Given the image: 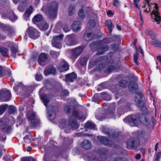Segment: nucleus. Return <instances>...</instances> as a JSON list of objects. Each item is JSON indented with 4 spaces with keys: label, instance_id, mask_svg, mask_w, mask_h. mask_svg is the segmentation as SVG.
Listing matches in <instances>:
<instances>
[{
    "label": "nucleus",
    "instance_id": "f257e3e1",
    "mask_svg": "<svg viewBox=\"0 0 161 161\" xmlns=\"http://www.w3.org/2000/svg\"><path fill=\"white\" fill-rule=\"evenodd\" d=\"M58 8V3L54 2L48 3L46 6H44L41 10L44 11L49 18L52 19L56 17Z\"/></svg>",
    "mask_w": 161,
    "mask_h": 161
},
{
    "label": "nucleus",
    "instance_id": "f03ea898",
    "mask_svg": "<svg viewBox=\"0 0 161 161\" xmlns=\"http://www.w3.org/2000/svg\"><path fill=\"white\" fill-rule=\"evenodd\" d=\"M68 125L72 129H76L78 127V125L75 118L79 120H84L83 114L82 112L73 109L72 115L69 117Z\"/></svg>",
    "mask_w": 161,
    "mask_h": 161
},
{
    "label": "nucleus",
    "instance_id": "7ed1b4c3",
    "mask_svg": "<svg viewBox=\"0 0 161 161\" xmlns=\"http://www.w3.org/2000/svg\"><path fill=\"white\" fill-rule=\"evenodd\" d=\"M124 121L128 123L131 126H137L138 124L137 116L135 114H131L127 116Z\"/></svg>",
    "mask_w": 161,
    "mask_h": 161
},
{
    "label": "nucleus",
    "instance_id": "20e7f679",
    "mask_svg": "<svg viewBox=\"0 0 161 161\" xmlns=\"http://www.w3.org/2000/svg\"><path fill=\"white\" fill-rule=\"evenodd\" d=\"M127 144L128 149H136L139 145V142L137 139L131 138L127 141Z\"/></svg>",
    "mask_w": 161,
    "mask_h": 161
},
{
    "label": "nucleus",
    "instance_id": "39448f33",
    "mask_svg": "<svg viewBox=\"0 0 161 161\" xmlns=\"http://www.w3.org/2000/svg\"><path fill=\"white\" fill-rule=\"evenodd\" d=\"M63 36L60 34L58 36H54L52 41V44L53 46L60 48L61 47V41Z\"/></svg>",
    "mask_w": 161,
    "mask_h": 161
},
{
    "label": "nucleus",
    "instance_id": "423d86ee",
    "mask_svg": "<svg viewBox=\"0 0 161 161\" xmlns=\"http://www.w3.org/2000/svg\"><path fill=\"white\" fill-rule=\"evenodd\" d=\"M155 8L156 10L154 9L150 13V14L152 16V17H153L154 20L157 22L158 24H159L161 21V17L160 16L159 13L158 11V8L157 4L155 3Z\"/></svg>",
    "mask_w": 161,
    "mask_h": 161
},
{
    "label": "nucleus",
    "instance_id": "0eeeda50",
    "mask_svg": "<svg viewBox=\"0 0 161 161\" xmlns=\"http://www.w3.org/2000/svg\"><path fill=\"white\" fill-rule=\"evenodd\" d=\"M27 32L29 36L33 39L38 38L40 36L39 32L32 27H29L27 30Z\"/></svg>",
    "mask_w": 161,
    "mask_h": 161
},
{
    "label": "nucleus",
    "instance_id": "6e6552de",
    "mask_svg": "<svg viewBox=\"0 0 161 161\" xmlns=\"http://www.w3.org/2000/svg\"><path fill=\"white\" fill-rule=\"evenodd\" d=\"M97 139L100 143L105 145L112 147L114 145V143L108 138L103 136H98Z\"/></svg>",
    "mask_w": 161,
    "mask_h": 161
},
{
    "label": "nucleus",
    "instance_id": "1a4fd4ad",
    "mask_svg": "<svg viewBox=\"0 0 161 161\" xmlns=\"http://www.w3.org/2000/svg\"><path fill=\"white\" fill-rule=\"evenodd\" d=\"M135 101L137 105L140 108L143 107L144 105L143 97L141 93H138L135 96Z\"/></svg>",
    "mask_w": 161,
    "mask_h": 161
},
{
    "label": "nucleus",
    "instance_id": "9d476101",
    "mask_svg": "<svg viewBox=\"0 0 161 161\" xmlns=\"http://www.w3.org/2000/svg\"><path fill=\"white\" fill-rule=\"evenodd\" d=\"M9 120L8 119L6 118L3 119L0 122V125H1L2 123H3L4 125V127L2 128L4 132L8 133L11 130V126L8 125L9 124Z\"/></svg>",
    "mask_w": 161,
    "mask_h": 161
},
{
    "label": "nucleus",
    "instance_id": "9b49d317",
    "mask_svg": "<svg viewBox=\"0 0 161 161\" xmlns=\"http://www.w3.org/2000/svg\"><path fill=\"white\" fill-rule=\"evenodd\" d=\"M84 47V46H81L72 50L71 51L72 57L73 58H76L82 52Z\"/></svg>",
    "mask_w": 161,
    "mask_h": 161
},
{
    "label": "nucleus",
    "instance_id": "f8f14e48",
    "mask_svg": "<svg viewBox=\"0 0 161 161\" xmlns=\"http://www.w3.org/2000/svg\"><path fill=\"white\" fill-rule=\"evenodd\" d=\"M69 65L64 60L61 61L59 64V70L60 72H62L68 70Z\"/></svg>",
    "mask_w": 161,
    "mask_h": 161
},
{
    "label": "nucleus",
    "instance_id": "ddd939ff",
    "mask_svg": "<svg viewBox=\"0 0 161 161\" xmlns=\"http://www.w3.org/2000/svg\"><path fill=\"white\" fill-rule=\"evenodd\" d=\"M138 118L140 121L144 125L148 126L149 125V121L147 116L144 114H139Z\"/></svg>",
    "mask_w": 161,
    "mask_h": 161
},
{
    "label": "nucleus",
    "instance_id": "4468645a",
    "mask_svg": "<svg viewBox=\"0 0 161 161\" xmlns=\"http://www.w3.org/2000/svg\"><path fill=\"white\" fill-rule=\"evenodd\" d=\"M81 147L86 150L90 149L92 147V144L90 141L87 140H84L80 143Z\"/></svg>",
    "mask_w": 161,
    "mask_h": 161
},
{
    "label": "nucleus",
    "instance_id": "2eb2a0df",
    "mask_svg": "<svg viewBox=\"0 0 161 161\" xmlns=\"http://www.w3.org/2000/svg\"><path fill=\"white\" fill-rule=\"evenodd\" d=\"M66 44L68 46H72L75 45L78 43V42L74 38L70 36H68L65 39Z\"/></svg>",
    "mask_w": 161,
    "mask_h": 161
},
{
    "label": "nucleus",
    "instance_id": "dca6fc26",
    "mask_svg": "<svg viewBox=\"0 0 161 161\" xmlns=\"http://www.w3.org/2000/svg\"><path fill=\"white\" fill-rule=\"evenodd\" d=\"M56 72L55 68L52 66H49L47 68L45 69L44 71V74L46 76L50 74L55 75Z\"/></svg>",
    "mask_w": 161,
    "mask_h": 161
},
{
    "label": "nucleus",
    "instance_id": "f3484780",
    "mask_svg": "<svg viewBox=\"0 0 161 161\" xmlns=\"http://www.w3.org/2000/svg\"><path fill=\"white\" fill-rule=\"evenodd\" d=\"M129 88L131 92L136 93L138 90V85L135 82L131 81L129 83Z\"/></svg>",
    "mask_w": 161,
    "mask_h": 161
},
{
    "label": "nucleus",
    "instance_id": "a211bd4d",
    "mask_svg": "<svg viewBox=\"0 0 161 161\" xmlns=\"http://www.w3.org/2000/svg\"><path fill=\"white\" fill-rule=\"evenodd\" d=\"M108 48L109 46L108 45L103 44L100 45L99 44L98 48V52L97 53V54L98 55L102 54L103 52L107 51Z\"/></svg>",
    "mask_w": 161,
    "mask_h": 161
},
{
    "label": "nucleus",
    "instance_id": "6ab92c4d",
    "mask_svg": "<svg viewBox=\"0 0 161 161\" xmlns=\"http://www.w3.org/2000/svg\"><path fill=\"white\" fill-rule=\"evenodd\" d=\"M66 76V81L68 82H73L74 79L77 77L76 75L73 73L67 75Z\"/></svg>",
    "mask_w": 161,
    "mask_h": 161
},
{
    "label": "nucleus",
    "instance_id": "aec40b11",
    "mask_svg": "<svg viewBox=\"0 0 161 161\" xmlns=\"http://www.w3.org/2000/svg\"><path fill=\"white\" fill-rule=\"evenodd\" d=\"M72 28L73 31L78 32L80 29V23L78 21H75L72 24Z\"/></svg>",
    "mask_w": 161,
    "mask_h": 161
},
{
    "label": "nucleus",
    "instance_id": "412c9836",
    "mask_svg": "<svg viewBox=\"0 0 161 161\" xmlns=\"http://www.w3.org/2000/svg\"><path fill=\"white\" fill-rule=\"evenodd\" d=\"M96 117L97 119L102 120L106 117V114L104 112L103 113L102 110H99L96 112Z\"/></svg>",
    "mask_w": 161,
    "mask_h": 161
},
{
    "label": "nucleus",
    "instance_id": "4be33fe9",
    "mask_svg": "<svg viewBox=\"0 0 161 161\" xmlns=\"http://www.w3.org/2000/svg\"><path fill=\"white\" fill-rule=\"evenodd\" d=\"M106 26L108 27L109 32L111 33L112 31V29L114 27V25L112 21L110 20H107L105 22Z\"/></svg>",
    "mask_w": 161,
    "mask_h": 161
},
{
    "label": "nucleus",
    "instance_id": "5701e85b",
    "mask_svg": "<svg viewBox=\"0 0 161 161\" xmlns=\"http://www.w3.org/2000/svg\"><path fill=\"white\" fill-rule=\"evenodd\" d=\"M103 131L105 134L108 135L110 137L112 138L114 136V132L112 130L104 128L103 130Z\"/></svg>",
    "mask_w": 161,
    "mask_h": 161
},
{
    "label": "nucleus",
    "instance_id": "b1692460",
    "mask_svg": "<svg viewBox=\"0 0 161 161\" xmlns=\"http://www.w3.org/2000/svg\"><path fill=\"white\" fill-rule=\"evenodd\" d=\"M103 131L105 134L108 135L110 137L112 138L114 136V132L112 130L104 128L103 130Z\"/></svg>",
    "mask_w": 161,
    "mask_h": 161
},
{
    "label": "nucleus",
    "instance_id": "393cba45",
    "mask_svg": "<svg viewBox=\"0 0 161 161\" xmlns=\"http://www.w3.org/2000/svg\"><path fill=\"white\" fill-rule=\"evenodd\" d=\"M48 55L44 53H42L39 57L38 62L41 65L42 62L46 60L48 58Z\"/></svg>",
    "mask_w": 161,
    "mask_h": 161
},
{
    "label": "nucleus",
    "instance_id": "a878e982",
    "mask_svg": "<svg viewBox=\"0 0 161 161\" xmlns=\"http://www.w3.org/2000/svg\"><path fill=\"white\" fill-rule=\"evenodd\" d=\"M40 97L41 99L43 101L44 105L47 107L48 103L50 101L49 97L47 95L44 94L41 95Z\"/></svg>",
    "mask_w": 161,
    "mask_h": 161
},
{
    "label": "nucleus",
    "instance_id": "bb28decb",
    "mask_svg": "<svg viewBox=\"0 0 161 161\" xmlns=\"http://www.w3.org/2000/svg\"><path fill=\"white\" fill-rule=\"evenodd\" d=\"M49 27L48 24L45 21L43 20L39 25V27L40 29L42 30H46Z\"/></svg>",
    "mask_w": 161,
    "mask_h": 161
},
{
    "label": "nucleus",
    "instance_id": "cd10ccee",
    "mask_svg": "<svg viewBox=\"0 0 161 161\" xmlns=\"http://www.w3.org/2000/svg\"><path fill=\"white\" fill-rule=\"evenodd\" d=\"M43 19L42 16L41 14H37L35 15L32 19V22L34 23L41 21Z\"/></svg>",
    "mask_w": 161,
    "mask_h": 161
},
{
    "label": "nucleus",
    "instance_id": "c85d7f7f",
    "mask_svg": "<svg viewBox=\"0 0 161 161\" xmlns=\"http://www.w3.org/2000/svg\"><path fill=\"white\" fill-rule=\"evenodd\" d=\"M1 27L3 31H7L10 33H12L13 32V30L12 28L8 25H1Z\"/></svg>",
    "mask_w": 161,
    "mask_h": 161
},
{
    "label": "nucleus",
    "instance_id": "c756f323",
    "mask_svg": "<svg viewBox=\"0 0 161 161\" xmlns=\"http://www.w3.org/2000/svg\"><path fill=\"white\" fill-rule=\"evenodd\" d=\"M27 117L28 120L32 121L36 118V114L33 111H29L27 114Z\"/></svg>",
    "mask_w": 161,
    "mask_h": 161
},
{
    "label": "nucleus",
    "instance_id": "7c9ffc66",
    "mask_svg": "<svg viewBox=\"0 0 161 161\" xmlns=\"http://www.w3.org/2000/svg\"><path fill=\"white\" fill-rule=\"evenodd\" d=\"M67 125V121L65 119H61L59 124V127L61 129H64Z\"/></svg>",
    "mask_w": 161,
    "mask_h": 161
},
{
    "label": "nucleus",
    "instance_id": "2f4dec72",
    "mask_svg": "<svg viewBox=\"0 0 161 161\" xmlns=\"http://www.w3.org/2000/svg\"><path fill=\"white\" fill-rule=\"evenodd\" d=\"M84 127L85 128L94 129L95 128V125L93 123L87 122L85 124Z\"/></svg>",
    "mask_w": 161,
    "mask_h": 161
},
{
    "label": "nucleus",
    "instance_id": "473e14b6",
    "mask_svg": "<svg viewBox=\"0 0 161 161\" xmlns=\"http://www.w3.org/2000/svg\"><path fill=\"white\" fill-rule=\"evenodd\" d=\"M0 52L4 56H7L8 54L7 48L3 47H0Z\"/></svg>",
    "mask_w": 161,
    "mask_h": 161
},
{
    "label": "nucleus",
    "instance_id": "72a5a7b5",
    "mask_svg": "<svg viewBox=\"0 0 161 161\" xmlns=\"http://www.w3.org/2000/svg\"><path fill=\"white\" fill-rule=\"evenodd\" d=\"M99 45V43L96 42H93L89 44L91 50L93 51L97 49L98 50Z\"/></svg>",
    "mask_w": 161,
    "mask_h": 161
},
{
    "label": "nucleus",
    "instance_id": "f704fd0d",
    "mask_svg": "<svg viewBox=\"0 0 161 161\" xmlns=\"http://www.w3.org/2000/svg\"><path fill=\"white\" fill-rule=\"evenodd\" d=\"M101 98L106 100H109L111 99L110 96L107 92H103L101 94Z\"/></svg>",
    "mask_w": 161,
    "mask_h": 161
},
{
    "label": "nucleus",
    "instance_id": "c9c22d12",
    "mask_svg": "<svg viewBox=\"0 0 161 161\" xmlns=\"http://www.w3.org/2000/svg\"><path fill=\"white\" fill-rule=\"evenodd\" d=\"M84 38L86 41H89L92 40L93 38L91 33H88L86 32L84 35Z\"/></svg>",
    "mask_w": 161,
    "mask_h": 161
},
{
    "label": "nucleus",
    "instance_id": "e433bc0d",
    "mask_svg": "<svg viewBox=\"0 0 161 161\" xmlns=\"http://www.w3.org/2000/svg\"><path fill=\"white\" fill-rule=\"evenodd\" d=\"M151 43L155 47L161 48V42L157 39L151 41Z\"/></svg>",
    "mask_w": 161,
    "mask_h": 161
},
{
    "label": "nucleus",
    "instance_id": "4c0bfd02",
    "mask_svg": "<svg viewBox=\"0 0 161 161\" xmlns=\"http://www.w3.org/2000/svg\"><path fill=\"white\" fill-rule=\"evenodd\" d=\"M11 97V95L10 91L9 90H7L4 92V96L3 99L5 101H8L10 100Z\"/></svg>",
    "mask_w": 161,
    "mask_h": 161
},
{
    "label": "nucleus",
    "instance_id": "58836bf2",
    "mask_svg": "<svg viewBox=\"0 0 161 161\" xmlns=\"http://www.w3.org/2000/svg\"><path fill=\"white\" fill-rule=\"evenodd\" d=\"M48 114L49 115V118L50 120H53L56 117V113L54 111H48Z\"/></svg>",
    "mask_w": 161,
    "mask_h": 161
},
{
    "label": "nucleus",
    "instance_id": "ea45409f",
    "mask_svg": "<svg viewBox=\"0 0 161 161\" xmlns=\"http://www.w3.org/2000/svg\"><path fill=\"white\" fill-rule=\"evenodd\" d=\"M125 112H126V111L125 109L124 106L122 105L120 106L118 109L117 114L120 116L123 114Z\"/></svg>",
    "mask_w": 161,
    "mask_h": 161
},
{
    "label": "nucleus",
    "instance_id": "a19ab883",
    "mask_svg": "<svg viewBox=\"0 0 161 161\" xmlns=\"http://www.w3.org/2000/svg\"><path fill=\"white\" fill-rule=\"evenodd\" d=\"M69 16H72L75 12V8L74 5H70L69 9Z\"/></svg>",
    "mask_w": 161,
    "mask_h": 161
},
{
    "label": "nucleus",
    "instance_id": "79ce46f5",
    "mask_svg": "<svg viewBox=\"0 0 161 161\" xmlns=\"http://www.w3.org/2000/svg\"><path fill=\"white\" fill-rule=\"evenodd\" d=\"M17 111V109L15 107L11 105L9 107V110L8 111V113L10 114H14Z\"/></svg>",
    "mask_w": 161,
    "mask_h": 161
},
{
    "label": "nucleus",
    "instance_id": "37998d69",
    "mask_svg": "<svg viewBox=\"0 0 161 161\" xmlns=\"http://www.w3.org/2000/svg\"><path fill=\"white\" fill-rule=\"evenodd\" d=\"M71 108L70 106L66 105L64 108V111L65 113L69 115L71 113Z\"/></svg>",
    "mask_w": 161,
    "mask_h": 161
},
{
    "label": "nucleus",
    "instance_id": "c03bdc74",
    "mask_svg": "<svg viewBox=\"0 0 161 161\" xmlns=\"http://www.w3.org/2000/svg\"><path fill=\"white\" fill-rule=\"evenodd\" d=\"M40 122V120L36 118L31 121V125L32 127H35Z\"/></svg>",
    "mask_w": 161,
    "mask_h": 161
},
{
    "label": "nucleus",
    "instance_id": "a18cd8bd",
    "mask_svg": "<svg viewBox=\"0 0 161 161\" xmlns=\"http://www.w3.org/2000/svg\"><path fill=\"white\" fill-rule=\"evenodd\" d=\"M128 83V81L125 80H121L119 82V86H120L125 88L126 87Z\"/></svg>",
    "mask_w": 161,
    "mask_h": 161
},
{
    "label": "nucleus",
    "instance_id": "49530a36",
    "mask_svg": "<svg viewBox=\"0 0 161 161\" xmlns=\"http://www.w3.org/2000/svg\"><path fill=\"white\" fill-rule=\"evenodd\" d=\"M49 54L51 57L55 58H57L59 54L58 52L53 50L51 51Z\"/></svg>",
    "mask_w": 161,
    "mask_h": 161
},
{
    "label": "nucleus",
    "instance_id": "de8ad7c7",
    "mask_svg": "<svg viewBox=\"0 0 161 161\" xmlns=\"http://www.w3.org/2000/svg\"><path fill=\"white\" fill-rule=\"evenodd\" d=\"M9 19L11 21H14L16 20L17 18V16L14 14V12L13 11H11L9 13Z\"/></svg>",
    "mask_w": 161,
    "mask_h": 161
},
{
    "label": "nucleus",
    "instance_id": "09e8293b",
    "mask_svg": "<svg viewBox=\"0 0 161 161\" xmlns=\"http://www.w3.org/2000/svg\"><path fill=\"white\" fill-rule=\"evenodd\" d=\"M8 105L5 104L3 105H1L0 107V114H2L6 111Z\"/></svg>",
    "mask_w": 161,
    "mask_h": 161
},
{
    "label": "nucleus",
    "instance_id": "8fccbe9b",
    "mask_svg": "<svg viewBox=\"0 0 161 161\" xmlns=\"http://www.w3.org/2000/svg\"><path fill=\"white\" fill-rule=\"evenodd\" d=\"M145 135V132L144 130H142L138 132L137 136L138 138H142L144 137Z\"/></svg>",
    "mask_w": 161,
    "mask_h": 161
},
{
    "label": "nucleus",
    "instance_id": "3c124183",
    "mask_svg": "<svg viewBox=\"0 0 161 161\" xmlns=\"http://www.w3.org/2000/svg\"><path fill=\"white\" fill-rule=\"evenodd\" d=\"M87 60V58L86 57L82 58L80 59V64L81 65L83 66L86 64Z\"/></svg>",
    "mask_w": 161,
    "mask_h": 161
},
{
    "label": "nucleus",
    "instance_id": "603ef678",
    "mask_svg": "<svg viewBox=\"0 0 161 161\" xmlns=\"http://www.w3.org/2000/svg\"><path fill=\"white\" fill-rule=\"evenodd\" d=\"M115 69V67L113 65H111L109 66L106 69L105 71L107 73H110L111 72L112 70Z\"/></svg>",
    "mask_w": 161,
    "mask_h": 161
},
{
    "label": "nucleus",
    "instance_id": "864d4df0",
    "mask_svg": "<svg viewBox=\"0 0 161 161\" xmlns=\"http://www.w3.org/2000/svg\"><path fill=\"white\" fill-rule=\"evenodd\" d=\"M116 150L119 154H122L125 151V150L123 148L119 146L116 147Z\"/></svg>",
    "mask_w": 161,
    "mask_h": 161
},
{
    "label": "nucleus",
    "instance_id": "5fc2aeb1",
    "mask_svg": "<svg viewBox=\"0 0 161 161\" xmlns=\"http://www.w3.org/2000/svg\"><path fill=\"white\" fill-rule=\"evenodd\" d=\"M31 136L29 135H26L24 138L25 142L29 143L31 141Z\"/></svg>",
    "mask_w": 161,
    "mask_h": 161
},
{
    "label": "nucleus",
    "instance_id": "6e6d98bb",
    "mask_svg": "<svg viewBox=\"0 0 161 161\" xmlns=\"http://www.w3.org/2000/svg\"><path fill=\"white\" fill-rule=\"evenodd\" d=\"M32 7L31 6L30 8L26 11L25 13V15L27 17H29L30 14H31L32 12Z\"/></svg>",
    "mask_w": 161,
    "mask_h": 161
},
{
    "label": "nucleus",
    "instance_id": "4d7b16f0",
    "mask_svg": "<svg viewBox=\"0 0 161 161\" xmlns=\"http://www.w3.org/2000/svg\"><path fill=\"white\" fill-rule=\"evenodd\" d=\"M111 39L113 41H117L118 44H120V43L119 36H114L111 38Z\"/></svg>",
    "mask_w": 161,
    "mask_h": 161
},
{
    "label": "nucleus",
    "instance_id": "13d9d810",
    "mask_svg": "<svg viewBox=\"0 0 161 161\" xmlns=\"http://www.w3.org/2000/svg\"><path fill=\"white\" fill-rule=\"evenodd\" d=\"M11 51L12 56L14 57H15L16 53L18 52L17 49L14 47H12Z\"/></svg>",
    "mask_w": 161,
    "mask_h": 161
},
{
    "label": "nucleus",
    "instance_id": "bf43d9fd",
    "mask_svg": "<svg viewBox=\"0 0 161 161\" xmlns=\"http://www.w3.org/2000/svg\"><path fill=\"white\" fill-rule=\"evenodd\" d=\"M100 99V97L98 94H95L92 98V100L93 101L96 102H97Z\"/></svg>",
    "mask_w": 161,
    "mask_h": 161
},
{
    "label": "nucleus",
    "instance_id": "052dcab7",
    "mask_svg": "<svg viewBox=\"0 0 161 161\" xmlns=\"http://www.w3.org/2000/svg\"><path fill=\"white\" fill-rule=\"evenodd\" d=\"M21 161H36V159L31 157H28L22 159Z\"/></svg>",
    "mask_w": 161,
    "mask_h": 161
},
{
    "label": "nucleus",
    "instance_id": "680f3d73",
    "mask_svg": "<svg viewBox=\"0 0 161 161\" xmlns=\"http://www.w3.org/2000/svg\"><path fill=\"white\" fill-rule=\"evenodd\" d=\"M109 43L108 40L107 38H104L102 41L100 42L99 43L100 45H101L102 44L108 43Z\"/></svg>",
    "mask_w": 161,
    "mask_h": 161
},
{
    "label": "nucleus",
    "instance_id": "e2e57ef3",
    "mask_svg": "<svg viewBox=\"0 0 161 161\" xmlns=\"http://www.w3.org/2000/svg\"><path fill=\"white\" fill-rule=\"evenodd\" d=\"M63 29L65 32H67L71 30L70 26L69 25H65L63 27Z\"/></svg>",
    "mask_w": 161,
    "mask_h": 161
},
{
    "label": "nucleus",
    "instance_id": "0e129e2a",
    "mask_svg": "<svg viewBox=\"0 0 161 161\" xmlns=\"http://www.w3.org/2000/svg\"><path fill=\"white\" fill-rule=\"evenodd\" d=\"M110 47L114 51H116L118 48V45L115 43H114L110 45Z\"/></svg>",
    "mask_w": 161,
    "mask_h": 161
},
{
    "label": "nucleus",
    "instance_id": "69168bd1",
    "mask_svg": "<svg viewBox=\"0 0 161 161\" xmlns=\"http://www.w3.org/2000/svg\"><path fill=\"white\" fill-rule=\"evenodd\" d=\"M78 15L80 18L83 19L85 18L83 11L82 10H80L78 13Z\"/></svg>",
    "mask_w": 161,
    "mask_h": 161
},
{
    "label": "nucleus",
    "instance_id": "338daca9",
    "mask_svg": "<svg viewBox=\"0 0 161 161\" xmlns=\"http://www.w3.org/2000/svg\"><path fill=\"white\" fill-rule=\"evenodd\" d=\"M88 24L91 27H94L96 25L95 21L93 19H91L88 22Z\"/></svg>",
    "mask_w": 161,
    "mask_h": 161
},
{
    "label": "nucleus",
    "instance_id": "774afa93",
    "mask_svg": "<svg viewBox=\"0 0 161 161\" xmlns=\"http://www.w3.org/2000/svg\"><path fill=\"white\" fill-rule=\"evenodd\" d=\"M161 156V153L160 152H158L156 154V157L155 159V160H157V161H159L160 158Z\"/></svg>",
    "mask_w": 161,
    "mask_h": 161
}]
</instances>
